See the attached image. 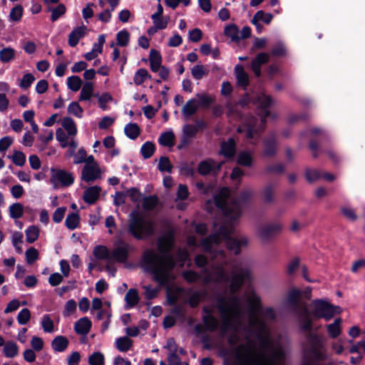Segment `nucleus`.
Segmentation results:
<instances>
[{
  "label": "nucleus",
  "instance_id": "nucleus-49",
  "mask_svg": "<svg viewBox=\"0 0 365 365\" xmlns=\"http://www.w3.org/2000/svg\"><path fill=\"white\" fill-rule=\"evenodd\" d=\"M225 34L227 36L230 37L233 41H237L240 40L239 30L237 27L234 24H231L230 26H226L225 29Z\"/></svg>",
  "mask_w": 365,
  "mask_h": 365
},
{
  "label": "nucleus",
  "instance_id": "nucleus-11",
  "mask_svg": "<svg viewBox=\"0 0 365 365\" xmlns=\"http://www.w3.org/2000/svg\"><path fill=\"white\" fill-rule=\"evenodd\" d=\"M133 250V247L124 240L119 239L114 244V249L111 251V261L113 259L119 262H125L128 254Z\"/></svg>",
  "mask_w": 365,
  "mask_h": 365
},
{
  "label": "nucleus",
  "instance_id": "nucleus-10",
  "mask_svg": "<svg viewBox=\"0 0 365 365\" xmlns=\"http://www.w3.org/2000/svg\"><path fill=\"white\" fill-rule=\"evenodd\" d=\"M51 183L54 188L60 187H68L74 182L73 175L64 170L51 168Z\"/></svg>",
  "mask_w": 365,
  "mask_h": 365
},
{
  "label": "nucleus",
  "instance_id": "nucleus-26",
  "mask_svg": "<svg viewBox=\"0 0 365 365\" xmlns=\"http://www.w3.org/2000/svg\"><path fill=\"white\" fill-rule=\"evenodd\" d=\"M235 72L238 84L245 88V87L249 84L248 74L244 71V68L241 65H237L235 66Z\"/></svg>",
  "mask_w": 365,
  "mask_h": 365
},
{
  "label": "nucleus",
  "instance_id": "nucleus-15",
  "mask_svg": "<svg viewBox=\"0 0 365 365\" xmlns=\"http://www.w3.org/2000/svg\"><path fill=\"white\" fill-rule=\"evenodd\" d=\"M101 178V170L98 164L85 165L81 172V179L91 183Z\"/></svg>",
  "mask_w": 365,
  "mask_h": 365
},
{
  "label": "nucleus",
  "instance_id": "nucleus-63",
  "mask_svg": "<svg viewBox=\"0 0 365 365\" xmlns=\"http://www.w3.org/2000/svg\"><path fill=\"white\" fill-rule=\"evenodd\" d=\"M34 81L35 78L31 73H26L23 76L19 86L21 88L26 89L31 86Z\"/></svg>",
  "mask_w": 365,
  "mask_h": 365
},
{
  "label": "nucleus",
  "instance_id": "nucleus-38",
  "mask_svg": "<svg viewBox=\"0 0 365 365\" xmlns=\"http://www.w3.org/2000/svg\"><path fill=\"white\" fill-rule=\"evenodd\" d=\"M47 9L51 12V20L52 21H56L66 12V6L62 4H58L56 7L49 6Z\"/></svg>",
  "mask_w": 365,
  "mask_h": 365
},
{
  "label": "nucleus",
  "instance_id": "nucleus-43",
  "mask_svg": "<svg viewBox=\"0 0 365 365\" xmlns=\"http://www.w3.org/2000/svg\"><path fill=\"white\" fill-rule=\"evenodd\" d=\"M93 94V84L91 82H86L81 91L80 101H88Z\"/></svg>",
  "mask_w": 365,
  "mask_h": 365
},
{
  "label": "nucleus",
  "instance_id": "nucleus-45",
  "mask_svg": "<svg viewBox=\"0 0 365 365\" xmlns=\"http://www.w3.org/2000/svg\"><path fill=\"white\" fill-rule=\"evenodd\" d=\"M273 16L271 14H265L263 11H258L252 19V24H256L259 21H262L265 24H268L271 22Z\"/></svg>",
  "mask_w": 365,
  "mask_h": 365
},
{
  "label": "nucleus",
  "instance_id": "nucleus-55",
  "mask_svg": "<svg viewBox=\"0 0 365 365\" xmlns=\"http://www.w3.org/2000/svg\"><path fill=\"white\" fill-rule=\"evenodd\" d=\"M191 73L194 78L200 80L204 76L207 75L208 71L205 70L203 66L197 65L192 68Z\"/></svg>",
  "mask_w": 365,
  "mask_h": 365
},
{
  "label": "nucleus",
  "instance_id": "nucleus-40",
  "mask_svg": "<svg viewBox=\"0 0 365 365\" xmlns=\"http://www.w3.org/2000/svg\"><path fill=\"white\" fill-rule=\"evenodd\" d=\"M9 214L13 219L21 217L24 214V206L19 202L12 204L9 207Z\"/></svg>",
  "mask_w": 365,
  "mask_h": 365
},
{
  "label": "nucleus",
  "instance_id": "nucleus-29",
  "mask_svg": "<svg viewBox=\"0 0 365 365\" xmlns=\"http://www.w3.org/2000/svg\"><path fill=\"white\" fill-rule=\"evenodd\" d=\"M252 161L253 158L250 152L241 151L237 155V163L240 165L250 167L252 165Z\"/></svg>",
  "mask_w": 365,
  "mask_h": 365
},
{
  "label": "nucleus",
  "instance_id": "nucleus-47",
  "mask_svg": "<svg viewBox=\"0 0 365 365\" xmlns=\"http://www.w3.org/2000/svg\"><path fill=\"white\" fill-rule=\"evenodd\" d=\"M79 223V217L76 213H71L69 214L66 220H65V225L69 230H74L76 229Z\"/></svg>",
  "mask_w": 365,
  "mask_h": 365
},
{
  "label": "nucleus",
  "instance_id": "nucleus-36",
  "mask_svg": "<svg viewBox=\"0 0 365 365\" xmlns=\"http://www.w3.org/2000/svg\"><path fill=\"white\" fill-rule=\"evenodd\" d=\"M175 135L173 131H167L161 134L158 142L160 145L167 147H172L174 145Z\"/></svg>",
  "mask_w": 365,
  "mask_h": 365
},
{
  "label": "nucleus",
  "instance_id": "nucleus-52",
  "mask_svg": "<svg viewBox=\"0 0 365 365\" xmlns=\"http://www.w3.org/2000/svg\"><path fill=\"white\" fill-rule=\"evenodd\" d=\"M23 7L21 5L14 6L10 11L9 20L11 21H19L22 17Z\"/></svg>",
  "mask_w": 365,
  "mask_h": 365
},
{
  "label": "nucleus",
  "instance_id": "nucleus-32",
  "mask_svg": "<svg viewBox=\"0 0 365 365\" xmlns=\"http://www.w3.org/2000/svg\"><path fill=\"white\" fill-rule=\"evenodd\" d=\"M19 353V347L17 344L12 341H9L5 343L4 346V354L7 358H14L17 356Z\"/></svg>",
  "mask_w": 365,
  "mask_h": 365
},
{
  "label": "nucleus",
  "instance_id": "nucleus-20",
  "mask_svg": "<svg viewBox=\"0 0 365 365\" xmlns=\"http://www.w3.org/2000/svg\"><path fill=\"white\" fill-rule=\"evenodd\" d=\"M101 188L95 185L87 188L84 191L83 200L88 204H93L99 197Z\"/></svg>",
  "mask_w": 365,
  "mask_h": 365
},
{
  "label": "nucleus",
  "instance_id": "nucleus-7",
  "mask_svg": "<svg viewBox=\"0 0 365 365\" xmlns=\"http://www.w3.org/2000/svg\"><path fill=\"white\" fill-rule=\"evenodd\" d=\"M128 232L137 240H145L153 235L154 223L141 215L132 212L128 222Z\"/></svg>",
  "mask_w": 365,
  "mask_h": 365
},
{
  "label": "nucleus",
  "instance_id": "nucleus-31",
  "mask_svg": "<svg viewBox=\"0 0 365 365\" xmlns=\"http://www.w3.org/2000/svg\"><path fill=\"white\" fill-rule=\"evenodd\" d=\"M125 301L128 307L135 306L139 302L138 291L135 289H130L125 295Z\"/></svg>",
  "mask_w": 365,
  "mask_h": 365
},
{
  "label": "nucleus",
  "instance_id": "nucleus-33",
  "mask_svg": "<svg viewBox=\"0 0 365 365\" xmlns=\"http://www.w3.org/2000/svg\"><path fill=\"white\" fill-rule=\"evenodd\" d=\"M63 128L67 131L69 135L74 136L77 133V129L74 120L70 117H66L61 123Z\"/></svg>",
  "mask_w": 365,
  "mask_h": 365
},
{
  "label": "nucleus",
  "instance_id": "nucleus-8",
  "mask_svg": "<svg viewBox=\"0 0 365 365\" xmlns=\"http://www.w3.org/2000/svg\"><path fill=\"white\" fill-rule=\"evenodd\" d=\"M307 307L312 316L317 319L323 318L326 321H329L341 311L340 307H334L322 299H317Z\"/></svg>",
  "mask_w": 365,
  "mask_h": 365
},
{
  "label": "nucleus",
  "instance_id": "nucleus-17",
  "mask_svg": "<svg viewBox=\"0 0 365 365\" xmlns=\"http://www.w3.org/2000/svg\"><path fill=\"white\" fill-rule=\"evenodd\" d=\"M221 164L212 160H205L199 165L198 171L202 175L216 174L220 169Z\"/></svg>",
  "mask_w": 365,
  "mask_h": 365
},
{
  "label": "nucleus",
  "instance_id": "nucleus-50",
  "mask_svg": "<svg viewBox=\"0 0 365 365\" xmlns=\"http://www.w3.org/2000/svg\"><path fill=\"white\" fill-rule=\"evenodd\" d=\"M158 203V198L155 195H150L143 197V207L147 210H153Z\"/></svg>",
  "mask_w": 365,
  "mask_h": 365
},
{
  "label": "nucleus",
  "instance_id": "nucleus-54",
  "mask_svg": "<svg viewBox=\"0 0 365 365\" xmlns=\"http://www.w3.org/2000/svg\"><path fill=\"white\" fill-rule=\"evenodd\" d=\"M153 24L158 30H163L167 28L170 21V17L168 16L151 19Z\"/></svg>",
  "mask_w": 365,
  "mask_h": 365
},
{
  "label": "nucleus",
  "instance_id": "nucleus-9",
  "mask_svg": "<svg viewBox=\"0 0 365 365\" xmlns=\"http://www.w3.org/2000/svg\"><path fill=\"white\" fill-rule=\"evenodd\" d=\"M258 353L249 344H240L235 349V365H260Z\"/></svg>",
  "mask_w": 365,
  "mask_h": 365
},
{
  "label": "nucleus",
  "instance_id": "nucleus-58",
  "mask_svg": "<svg viewBox=\"0 0 365 365\" xmlns=\"http://www.w3.org/2000/svg\"><path fill=\"white\" fill-rule=\"evenodd\" d=\"M31 318V312L27 308L21 310L18 314L17 321L19 324L24 325L28 323Z\"/></svg>",
  "mask_w": 365,
  "mask_h": 365
},
{
  "label": "nucleus",
  "instance_id": "nucleus-51",
  "mask_svg": "<svg viewBox=\"0 0 365 365\" xmlns=\"http://www.w3.org/2000/svg\"><path fill=\"white\" fill-rule=\"evenodd\" d=\"M259 317L265 322L266 325L268 327L267 321L274 320L276 315L274 310L272 308L269 307L265 309L263 312L261 311V312L259 314Z\"/></svg>",
  "mask_w": 365,
  "mask_h": 365
},
{
  "label": "nucleus",
  "instance_id": "nucleus-6",
  "mask_svg": "<svg viewBox=\"0 0 365 365\" xmlns=\"http://www.w3.org/2000/svg\"><path fill=\"white\" fill-rule=\"evenodd\" d=\"M272 101L270 96L264 93L257 97V103L259 106L258 115L260 116V123H258L257 118L252 115H248L242 119V124L237 128V133H245V136L250 143H255L252 140L259 136V133L264 128L266 118L269 115L268 108L271 106Z\"/></svg>",
  "mask_w": 365,
  "mask_h": 365
},
{
  "label": "nucleus",
  "instance_id": "nucleus-56",
  "mask_svg": "<svg viewBox=\"0 0 365 365\" xmlns=\"http://www.w3.org/2000/svg\"><path fill=\"white\" fill-rule=\"evenodd\" d=\"M129 33L126 30L119 31L116 35L117 43L120 46H125L129 41Z\"/></svg>",
  "mask_w": 365,
  "mask_h": 365
},
{
  "label": "nucleus",
  "instance_id": "nucleus-44",
  "mask_svg": "<svg viewBox=\"0 0 365 365\" xmlns=\"http://www.w3.org/2000/svg\"><path fill=\"white\" fill-rule=\"evenodd\" d=\"M82 85L81 79L77 76H72L67 78V86L69 89L76 92L78 91Z\"/></svg>",
  "mask_w": 365,
  "mask_h": 365
},
{
  "label": "nucleus",
  "instance_id": "nucleus-48",
  "mask_svg": "<svg viewBox=\"0 0 365 365\" xmlns=\"http://www.w3.org/2000/svg\"><path fill=\"white\" fill-rule=\"evenodd\" d=\"M39 235V230L36 226H30L26 230V241L29 243H33L35 242Z\"/></svg>",
  "mask_w": 365,
  "mask_h": 365
},
{
  "label": "nucleus",
  "instance_id": "nucleus-60",
  "mask_svg": "<svg viewBox=\"0 0 365 365\" xmlns=\"http://www.w3.org/2000/svg\"><path fill=\"white\" fill-rule=\"evenodd\" d=\"M90 365H104V356L100 352H94L88 358Z\"/></svg>",
  "mask_w": 365,
  "mask_h": 365
},
{
  "label": "nucleus",
  "instance_id": "nucleus-34",
  "mask_svg": "<svg viewBox=\"0 0 365 365\" xmlns=\"http://www.w3.org/2000/svg\"><path fill=\"white\" fill-rule=\"evenodd\" d=\"M196 97L197 98V101L199 103V108L207 109L214 102V97L205 93H197Z\"/></svg>",
  "mask_w": 365,
  "mask_h": 365
},
{
  "label": "nucleus",
  "instance_id": "nucleus-1",
  "mask_svg": "<svg viewBox=\"0 0 365 365\" xmlns=\"http://www.w3.org/2000/svg\"><path fill=\"white\" fill-rule=\"evenodd\" d=\"M222 242L215 234L202 239L199 245L209 255L210 262L203 255H197L195 262L200 267L208 264L209 268H205L200 274L191 270L185 271L182 276L189 282L201 278L205 284L215 282L225 287L223 292L214 294L212 305L202 309V322L206 330L212 332L218 329L224 337L229 332L236 334L245 327L240 299L235 294L245 282L251 280L252 272L247 263L228 259L219 248Z\"/></svg>",
  "mask_w": 365,
  "mask_h": 365
},
{
  "label": "nucleus",
  "instance_id": "nucleus-61",
  "mask_svg": "<svg viewBox=\"0 0 365 365\" xmlns=\"http://www.w3.org/2000/svg\"><path fill=\"white\" fill-rule=\"evenodd\" d=\"M158 169L161 172L170 173L172 170V165L168 158L161 157L159 160Z\"/></svg>",
  "mask_w": 365,
  "mask_h": 365
},
{
  "label": "nucleus",
  "instance_id": "nucleus-13",
  "mask_svg": "<svg viewBox=\"0 0 365 365\" xmlns=\"http://www.w3.org/2000/svg\"><path fill=\"white\" fill-rule=\"evenodd\" d=\"M282 229V225L279 222L263 224L258 226L257 233L263 241L267 242L279 233Z\"/></svg>",
  "mask_w": 365,
  "mask_h": 365
},
{
  "label": "nucleus",
  "instance_id": "nucleus-62",
  "mask_svg": "<svg viewBox=\"0 0 365 365\" xmlns=\"http://www.w3.org/2000/svg\"><path fill=\"white\" fill-rule=\"evenodd\" d=\"M13 163L18 166H23L26 163V155L21 151L16 150L12 156Z\"/></svg>",
  "mask_w": 365,
  "mask_h": 365
},
{
  "label": "nucleus",
  "instance_id": "nucleus-4",
  "mask_svg": "<svg viewBox=\"0 0 365 365\" xmlns=\"http://www.w3.org/2000/svg\"><path fill=\"white\" fill-rule=\"evenodd\" d=\"M245 297L249 305V325L252 329L254 335L258 341L259 349H257L254 344L250 342L245 344H249L257 352L263 353L266 356H271L274 351L279 349L284 351L280 344H274L269 327L259 317V314L262 309L260 297L252 287L247 289L245 293Z\"/></svg>",
  "mask_w": 365,
  "mask_h": 365
},
{
  "label": "nucleus",
  "instance_id": "nucleus-3",
  "mask_svg": "<svg viewBox=\"0 0 365 365\" xmlns=\"http://www.w3.org/2000/svg\"><path fill=\"white\" fill-rule=\"evenodd\" d=\"M173 245L170 238L163 237L158 241L159 253L147 250L143 255L142 262L145 269L153 274L155 280L160 285H165L169 282L172 278L171 272L177 261L180 266H183L188 258L187 252L183 249H179L175 257L170 252Z\"/></svg>",
  "mask_w": 365,
  "mask_h": 365
},
{
  "label": "nucleus",
  "instance_id": "nucleus-30",
  "mask_svg": "<svg viewBox=\"0 0 365 365\" xmlns=\"http://www.w3.org/2000/svg\"><path fill=\"white\" fill-rule=\"evenodd\" d=\"M341 319L337 318L331 324L327 325V332L330 337L336 338L341 334Z\"/></svg>",
  "mask_w": 365,
  "mask_h": 365
},
{
  "label": "nucleus",
  "instance_id": "nucleus-59",
  "mask_svg": "<svg viewBox=\"0 0 365 365\" xmlns=\"http://www.w3.org/2000/svg\"><path fill=\"white\" fill-rule=\"evenodd\" d=\"M322 172L319 170L314 169H307L306 170L307 180L310 182H313L318 180L319 179L322 178Z\"/></svg>",
  "mask_w": 365,
  "mask_h": 365
},
{
  "label": "nucleus",
  "instance_id": "nucleus-39",
  "mask_svg": "<svg viewBox=\"0 0 365 365\" xmlns=\"http://www.w3.org/2000/svg\"><path fill=\"white\" fill-rule=\"evenodd\" d=\"M125 135L130 139H135L140 134L139 126L136 123H128L125 126Z\"/></svg>",
  "mask_w": 365,
  "mask_h": 365
},
{
  "label": "nucleus",
  "instance_id": "nucleus-14",
  "mask_svg": "<svg viewBox=\"0 0 365 365\" xmlns=\"http://www.w3.org/2000/svg\"><path fill=\"white\" fill-rule=\"evenodd\" d=\"M302 292L297 288H292L287 293V301L289 306L293 309L294 313H297L302 310L304 307L308 308L307 304L300 301V295Z\"/></svg>",
  "mask_w": 365,
  "mask_h": 365
},
{
  "label": "nucleus",
  "instance_id": "nucleus-28",
  "mask_svg": "<svg viewBox=\"0 0 365 365\" xmlns=\"http://www.w3.org/2000/svg\"><path fill=\"white\" fill-rule=\"evenodd\" d=\"M206 291L197 290L191 292L189 294L188 302L192 307H196L200 301L206 296Z\"/></svg>",
  "mask_w": 365,
  "mask_h": 365
},
{
  "label": "nucleus",
  "instance_id": "nucleus-16",
  "mask_svg": "<svg viewBox=\"0 0 365 365\" xmlns=\"http://www.w3.org/2000/svg\"><path fill=\"white\" fill-rule=\"evenodd\" d=\"M263 155L266 157H273L277 153V135L272 132L263 140Z\"/></svg>",
  "mask_w": 365,
  "mask_h": 365
},
{
  "label": "nucleus",
  "instance_id": "nucleus-24",
  "mask_svg": "<svg viewBox=\"0 0 365 365\" xmlns=\"http://www.w3.org/2000/svg\"><path fill=\"white\" fill-rule=\"evenodd\" d=\"M68 344L69 341L66 336H57L52 340L51 347L55 351L63 352L67 349Z\"/></svg>",
  "mask_w": 365,
  "mask_h": 365
},
{
  "label": "nucleus",
  "instance_id": "nucleus-23",
  "mask_svg": "<svg viewBox=\"0 0 365 365\" xmlns=\"http://www.w3.org/2000/svg\"><path fill=\"white\" fill-rule=\"evenodd\" d=\"M199 108V103L197 98L190 99L183 106L182 109V115L185 118H189L191 115H194Z\"/></svg>",
  "mask_w": 365,
  "mask_h": 365
},
{
  "label": "nucleus",
  "instance_id": "nucleus-22",
  "mask_svg": "<svg viewBox=\"0 0 365 365\" xmlns=\"http://www.w3.org/2000/svg\"><path fill=\"white\" fill-rule=\"evenodd\" d=\"M91 322L87 317L81 318L74 325V329L78 334L86 335L91 329Z\"/></svg>",
  "mask_w": 365,
  "mask_h": 365
},
{
  "label": "nucleus",
  "instance_id": "nucleus-37",
  "mask_svg": "<svg viewBox=\"0 0 365 365\" xmlns=\"http://www.w3.org/2000/svg\"><path fill=\"white\" fill-rule=\"evenodd\" d=\"M150 77L146 69L140 68L135 73L133 81L136 86H140L143 84L148 78H150Z\"/></svg>",
  "mask_w": 365,
  "mask_h": 365
},
{
  "label": "nucleus",
  "instance_id": "nucleus-21",
  "mask_svg": "<svg viewBox=\"0 0 365 365\" xmlns=\"http://www.w3.org/2000/svg\"><path fill=\"white\" fill-rule=\"evenodd\" d=\"M86 26H80L73 29L68 36V44L71 47L76 46L79 40L86 35Z\"/></svg>",
  "mask_w": 365,
  "mask_h": 365
},
{
  "label": "nucleus",
  "instance_id": "nucleus-19",
  "mask_svg": "<svg viewBox=\"0 0 365 365\" xmlns=\"http://www.w3.org/2000/svg\"><path fill=\"white\" fill-rule=\"evenodd\" d=\"M236 153L235 142L233 138H229L227 141L221 143L220 153L227 158H232Z\"/></svg>",
  "mask_w": 365,
  "mask_h": 365
},
{
  "label": "nucleus",
  "instance_id": "nucleus-27",
  "mask_svg": "<svg viewBox=\"0 0 365 365\" xmlns=\"http://www.w3.org/2000/svg\"><path fill=\"white\" fill-rule=\"evenodd\" d=\"M94 256L98 259H105L108 262L111 261V252L103 245H98L93 250Z\"/></svg>",
  "mask_w": 365,
  "mask_h": 365
},
{
  "label": "nucleus",
  "instance_id": "nucleus-12",
  "mask_svg": "<svg viewBox=\"0 0 365 365\" xmlns=\"http://www.w3.org/2000/svg\"><path fill=\"white\" fill-rule=\"evenodd\" d=\"M257 356L260 365H287L285 351L280 349L274 351L271 356L259 352Z\"/></svg>",
  "mask_w": 365,
  "mask_h": 365
},
{
  "label": "nucleus",
  "instance_id": "nucleus-25",
  "mask_svg": "<svg viewBox=\"0 0 365 365\" xmlns=\"http://www.w3.org/2000/svg\"><path fill=\"white\" fill-rule=\"evenodd\" d=\"M150 65L152 71L157 72L162 66L161 61L162 58L158 51L155 49H152L150 52L149 56Z\"/></svg>",
  "mask_w": 365,
  "mask_h": 365
},
{
  "label": "nucleus",
  "instance_id": "nucleus-5",
  "mask_svg": "<svg viewBox=\"0 0 365 365\" xmlns=\"http://www.w3.org/2000/svg\"><path fill=\"white\" fill-rule=\"evenodd\" d=\"M300 319L301 328L307 331L304 352L307 357L314 361H324L329 359L327 348L324 338L312 332V320L308 308L304 307L300 312L295 313Z\"/></svg>",
  "mask_w": 365,
  "mask_h": 365
},
{
  "label": "nucleus",
  "instance_id": "nucleus-41",
  "mask_svg": "<svg viewBox=\"0 0 365 365\" xmlns=\"http://www.w3.org/2000/svg\"><path fill=\"white\" fill-rule=\"evenodd\" d=\"M41 325L44 332L52 333L54 331L53 322L48 314H45L43 316Z\"/></svg>",
  "mask_w": 365,
  "mask_h": 365
},
{
  "label": "nucleus",
  "instance_id": "nucleus-53",
  "mask_svg": "<svg viewBox=\"0 0 365 365\" xmlns=\"http://www.w3.org/2000/svg\"><path fill=\"white\" fill-rule=\"evenodd\" d=\"M83 112V108L77 102H72L68 106V113L75 115L77 118H81L82 117Z\"/></svg>",
  "mask_w": 365,
  "mask_h": 365
},
{
  "label": "nucleus",
  "instance_id": "nucleus-35",
  "mask_svg": "<svg viewBox=\"0 0 365 365\" xmlns=\"http://www.w3.org/2000/svg\"><path fill=\"white\" fill-rule=\"evenodd\" d=\"M15 50L11 47H6L0 51V61L5 63H9L15 58Z\"/></svg>",
  "mask_w": 365,
  "mask_h": 365
},
{
  "label": "nucleus",
  "instance_id": "nucleus-42",
  "mask_svg": "<svg viewBox=\"0 0 365 365\" xmlns=\"http://www.w3.org/2000/svg\"><path fill=\"white\" fill-rule=\"evenodd\" d=\"M117 349L120 351H127L132 346V341L126 337H120L115 341Z\"/></svg>",
  "mask_w": 365,
  "mask_h": 365
},
{
  "label": "nucleus",
  "instance_id": "nucleus-64",
  "mask_svg": "<svg viewBox=\"0 0 365 365\" xmlns=\"http://www.w3.org/2000/svg\"><path fill=\"white\" fill-rule=\"evenodd\" d=\"M182 131L187 138H193L197 133V127L195 125L187 124L183 126Z\"/></svg>",
  "mask_w": 365,
  "mask_h": 365
},
{
  "label": "nucleus",
  "instance_id": "nucleus-2",
  "mask_svg": "<svg viewBox=\"0 0 365 365\" xmlns=\"http://www.w3.org/2000/svg\"><path fill=\"white\" fill-rule=\"evenodd\" d=\"M252 195V190L245 189L242 191L237 198L231 199L230 190L223 187L214 197L216 207L221 210L225 217V222L214 234L222 239L227 249L235 255L240 254L241 247L248 244V240L246 237L235 238L232 237L231 235L235 234V225L241 217L242 206Z\"/></svg>",
  "mask_w": 365,
  "mask_h": 365
},
{
  "label": "nucleus",
  "instance_id": "nucleus-18",
  "mask_svg": "<svg viewBox=\"0 0 365 365\" xmlns=\"http://www.w3.org/2000/svg\"><path fill=\"white\" fill-rule=\"evenodd\" d=\"M269 59V54L259 53L251 62V68L257 77L261 75V66L267 63Z\"/></svg>",
  "mask_w": 365,
  "mask_h": 365
},
{
  "label": "nucleus",
  "instance_id": "nucleus-57",
  "mask_svg": "<svg viewBox=\"0 0 365 365\" xmlns=\"http://www.w3.org/2000/svg\"><path fill=\"white\" fill-rule=\"evenodd\" d=\"M262 196L265 203H271L274 201V188L272 185H268L264 187Z\"/></svg>",
  "mask_w": 365,
  "mask_h": 365
},
{
  "label": "nucleus",
  "instance_id": "nucleus-46",
  "mask_svg": "<svg viewBox=\"0 0 365 365\" xmlns=\"http://www.w3.org/2000/svg\"><path fill=\"white\" fill-rule=\"evenodd\" d=\"M155 151V145L150 141L145 142L141 147L140 152L145 159L150 158Z\"/></svg>",
  "mask_w": 365,
  "mask_h": 365
}]
</instances>
